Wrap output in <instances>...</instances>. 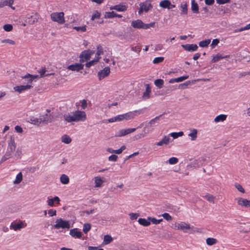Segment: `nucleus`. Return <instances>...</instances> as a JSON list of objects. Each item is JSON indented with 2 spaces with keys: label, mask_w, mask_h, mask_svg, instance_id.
Segmentation results:
<instances>
[{
  "label": "nucleus",
  "mask_w": 250,
  "mask_h": 250,
  "mask_svg": "<svg viewBox=\"0 0 250 250\" xmlns=\"http://www.w3.org/2000/svg\"><path fill=\"white\" fill-rule=\"evenodd\" d=\"M227 115L225 114H220L216 116L214 119V122L216 123L223 122L226 120Z\"/></svg>",
  "instance_id": "obj_30"
},
{
  "label": "nucleus",
  "mask_w": 250,
  "mask_h": 250,
  "mask_svg": "<svg viewBox=\"0 0 250 250\" xmlns=\"http://www.w3.org/2000/svg\"><path fill=\"white\" fill-rule=\"evenodd\" d=\"M250 29V23L244 26V27H241L239 29H235L233 31V32H237L243 31L245 30H248Z\"/></svg>",
  "instance_id": "obj_52"
},
{
  "label": "nucleus",
  "mask_w": 250,
  "mask_h": 250,
  "mask_svg": "<svg viewBox=\"0 0 250 250\" xmlns=\"http://www.w3.org/2000/svg\"><path fill=\"white\" fill-rule=\"evenodd\" d=\"M136 130V128L122 129L120 130L118 133L117 134H116L115 136L119 137H123L134 132Z\"/></svg>",
  "instance_id": "obj_10"
},
{
  "label": "nucleus",
  "mask_w": 250,
  "mask_h": 250,
  "mask_svg": "<svg viewBox=\"0 0 250 250\" xmlns=\"http://www.w3.org/2000/svg\"><path fill=\"white\" fill-rule=\"evenodd\" d=\"M140 7L138 11V14L139 15H141L144 11L145 12H148L152 8V5L148 0L140 3Z\"/></svg>",
  "instance_id": "obj_8"
},
{
  "label": "nucleus",
  "mask_w": 250,
  "mask_h": 250,
  "mask_svg": "<svg viewBox=\"0 0 250 250\" xmlns=\"http://www.w3.org/2000/svg\"><path fill=\"white\" fill-rule=\"evenodd\" d=\"M191 10L194 13H199V7L194 0H192L191 1Z\"/></svg>",
  "instance_id": "obj_28"
},
{
  "label": "nucleus",
  "mask_w": 250,
  "mask_h": 250,
  "mask_svg": "<svg viewBox=\"0 0 250 250\" xmlns=\"http://www.w3.org/2000/svg\"><path fill=\"white\" fill-rule=\"evenodd\" d=\"M97 51L96 53L97 59L98 57H100V55L103 53V48L101 45H98L97 47Z\"/></svg>",
  "instance_id": "obj_56"
},
{
  "label": "nucleus",
  "mask_w": 250,
  "mask_h": 250,
  "mask_svg": "<svg viewBox=\"0 0 250 250\" xmlns=\"http://www.w3.org/2000/svg\"><path fill=\"white\" fill-rule=\"evenodd\" d=\"M103 183V181L102 180L101 177H96L95 178V187H100Z\"/></svg>",
  "instance_id": "obj_38"
},
{
  "label": "nucleus",
  "mask_w": 250,
  "mask_h": 250,
  "mask_svg": "<svg viewBox=\"0 0 250 250\" xmlns=\"http://www.w3.org/2000/svg\"><path fill=\"white\" fill-rule=\"evenodd\" d=\"M151 126H150V125H149V122L146 124L145 126L144 127L142 132L136 134L133 137L134 140H137L144 138L147 134L152 131V130L149 129V127Z\"/></svg>",
  "instance_id": "obj_4"
},
{
  "label": "nucleus",
  "mask_w": 250,
  "mask_h": 250,
  "mask_svg": "<svg viewBox=\"0 0 250 250\" xmlns=\"http://www.w3.org/2000/svg\"><path fill=\"white\" fill-rule=\"evenodd\" d=\"M13 0H5L2 2L0 3V7H3L4 6H11L13 3Z\"/></svg>",
  "instance_id": "obj_41"
},
{
  "label": "nucleus",
  "mask_w": 250,
  "mask_h": 250,
  "mask_svg": "<svg viewBox=\"0 0 250 250\" xmlns=\"http://www.w3.org/2000/svg\"><path fill=\"white\" fill-rule=\"evenodd\" d=\"M175 229L178 230H182L184 232H187L188 230H191L192 232L194 231L193 230L194 227H191L189 224H187L185 222H181L180 223H178L176 224L175 226Z\"/></svg>",
  "instance_id": "obj_7"
},
{
  "label": "nucleus",
  "mask_w": 250,
  "mask_h": 250,
  "mask_svg": "<svg viewBox=\"0 0 250 250\" xmlns=\"http://www.w3.org/2000/svg\"><path fill=\"white\" fill-rule=\"evenodd\" d=\"M60 181L63 184H67L69 182V177L65 174H62L60 177Z\"/></svg>",
  "instance_id": "obj_32"
},
{
  "label": "nucleus",
  "mask_w": 250,
  "mask_h": 250,
  "mask_svg": "<svg viewBox=\"0 0 250 250\" xmlns=\"http://www.w3.org/2000/svg\"><path fill=\"white\" fill-rule=\"evenodd\" d=\"M24 227V223L22 222H21L20 223H17L13 224H12L10 227L11 229H13L14 230L20 229Z\"/></svg>",
  "instance_id": "obj_26"
},
{
  "label": "nucleus",
  "mask_w": 250,
  "mask_h": 250,
  "mask_svg": "<svg viewBox=\"0 0 250 250\" xmlns=\"http://www.w3.org/2000/svg\"><path fill=\"white\" fill-rule=\"evenodd\" d=\"M69 234L72 237L77 238H81L82 236V232L78 231L77 228L70 229Z\"/></svg>",
  "instance_id": "obj_16"
},
{
  "label": "nucleus",
  "mask_w": 250,
  "mask_h": 250,
  "mask_svg": "<svg viewBox=\"0 0 250 250\" xmlns=\"http://www.w3.org/2000/svg\"><path fill=\"white\" fill-rule=\"evenodd\" d=\"M168 163L170 165H174L178 162V158L176 157H171L168 160Z\"/></svg>",
  "instance_id": "obj_53"
},
{
  "label": "nucleus",
  "mask_w": 250,
  "mask_h": 250,
  "mask_svg": "<svg viewBox=\"0 0 250 250\" xmlns=\"http://www.w3.org/2000/svg\"><path fill=\"white\" fill-rule=\"evenodd\" d=\"M148 220H150V223L152 222L153 224H158L163 221L162 219H156L155 218H152L150 217H148Z\"/></svg>",
  "instance_id": "obj_47"
},
{
  "label": "nucleus",
  "mask_w": 250,
  "mask_h": 250,
  "mask_svg": "<svg viewBox=\"0 0 250 250\" xmlns=\"http://www.w3.org/2000/svg\"><path fill=\"white\" fill-rule=\"evenodd\" d=\"M229 57V56L228 55L223 56V55H222L220 54H217L216 56H214L213 57V58L211 60V62H216L222 59L228 58Z\"/></svg>",
  "instance_id": "obj_25"
},
{
  "label": "nucleus",
  "mask_w": 250,
  "mask_h": 250,
  "mask_svg": "<svg viewBox=\"0 0 250 250\" xmlns=\"http://www.w3.org/2000/svg\"><path fill=\"white\" fill-rule=\"evenodd\" d=\"M110 72V69L109 67H105L103 70L98 73V77L100 80L107 77Z\"/></svg>",
  "instance_id": "obj_11"
},
{
  "label": "nucleus",
  "mask_w": 250,
  "mask_h": 250,
  "mask_svg": "<svg viewBox=\"0 0 250 250\" xmlns=\"http://www.w3.org/2000/svg\"><path fill=\"white\" fill-rule=\"evenodd\" d=\"M210 42V39H207L204 41H201L199 43V45L201 47H206L208 46V45Z\"/></svg>",
  "instance_id": "obj_39"
},
{
  "label": "nucleus",
  "mask_w": 250,
  "mask_h": 250,
  "mask_svg": "<svg viewBox=\"0 0 250 250\" xmlns=\"http://www.w3.org/2000/svg\"><path fill=\"white\" fill-rule=\"evenodd\" d=\"M64 119L65 121L68 123H70L72 122H75V119L74 118L73 114L72 115H70V114H65L63 116Z\"/></svg>",
  "instance_id": "obj_36"
},
{
  "label": "nucleus",
  "mask_w": 250,
  "mask_h": 250,
  "mask_svg": "<svg viewBox=\"0 0 250 250\" xmlns=\"http://www.w3.org/2000/svg\"><path fill=\"white\" fill-rule=\"evenodd\" d=\"M37 21H38V17H37V15H35L34 16H31L30 17H29L28 18L27 22L29 24H32Z\"/></svg>",
  "instance_id": "obj_34"
},
{
  "label": "nucleus",
  "mask_w": 250,
  "mask_h": 250,
  "mask_svg": "<svg viewBox=\"0 0 250 250\" xmlns=\"http://www.w3.org/2000/svg\"><path fill=\"white\" fill-rule=\"evenodd\" d=\"M170 138L168 136H165L160 141L157 142L156 145L158 146H162L163 145H167L169 143Z\"/></svg>",
  "instance_id": "obj_19"
},
{
  "label": "nucleus",
  "mask_w": 250,
  "mask_h": 250,
  "mask_svg": "<svg viewBox=\"0 0 250 250\" xmlns=\"http://www.w3.org/2000/svg\"><path fill=\"white\" fill-rule=\"evenodd\" d=\"M3 28L5 31H6L7 32H9L12 30L13 26L10 24H6L4 25Z\"/></svg>",
  "instance_id": "obj_55"
},
{
  "label": "nucleus",
  "mask_w": 250,
  "mask_h": 250,
  "mask_svg": "<svg viewBox=\"0 0 250 250\" xmlns=\"http://www.w3.org/2000/svg\"><path fill=\"white\" fill-rule=\"evenodd\" d=\"M38 71L40 74V77H44L45 73L46 72V68L45 67H42V69L38 70Z\"/></svg>",
  "instance_id": "obj_61"
},
{
  "label": "nucleus",
  "mask_w": 250,
  "mask_h": 250,
  "mask_svg": "<svg viewBox=\"0 0 250 250\" xmlns=\"http://www.w3.org/2000/svg\"><path fill=\"white\" fill-rule=\"evenodd\" d=\"M164 83V81L162 79H157L154 81L155 85L159 88H161L162 87Z\"/></svg>",
  "instance_id": "obj_40"
},
{
  "label": "nucleus",
  "mask_w": 250,
  "mask_h": 250,
  "mask_svg": "<svg viewBox=\"0 0 250 250\" xmlns=\"http://www.w3.org/2000/svg\"><path fill=\"white\" fill-rule=\"evenodd\" d=\"M118 156L115 154L110 155L108 157V160L110 161L115 162L117 161Z\"/></svg>",
  "instance_id": "obj_62"
},
{
  "label": "nucleus",
  "mask_w": 250,
  "mask_h": 250,
  "mask_svg": "<svg viewBox=\"0 0 250 250\" xmlns=\"http://www.w3.org/2000/svg\"><path fill=\"white\" fill-rule=\"evenodd\" d=\"M110 9L111 10L114 9L118 11H125L126 10V7L125 5L118 4L111 6Z\"/></svg>",
  "instance_id": "obj_22"
},
{
  "label": "nucleus",
  "mask_w": 250,
  "mask_h": 250,
  "mask_svg": "<svg viewBox=\"0 0 250 250\" xmlns=\"http://www.w3.org/2000/svg\"><path fill=\"white\" fill-rule=\"evenodd\" d=\"M61 141L62 143L66 144H70L71 141V138L67 135H63L61 137Z\"/></svg>",
  "instance_id": "obj_29"
},
{
  "label": "nucleus",
  "mask_w": 250,
  "mask_h": 250,
  "mask_svg": "<svg viewBox=\"0 0 250 250\" xmlns=\"http://www.w3.org/2000/svg\"><path fill=\"white\" fill-rule=\"evenodd\" d=\"M112 241V238L109 235H106L104 237V242L105 244H109Z\"/></svg>",
  "instance_id": "obj_49"
},
{
  "label": "nucleus",
  "mask_w": 250,
  "mask_h": 250,
  "mask_svg": "<svg viewBox=\"0 0 250 250\" xmlns=\"http://www.w3.org/2000/svg\"><path fill=\"white\" fill-rule=\"evenodd\" d=\"M162 115H160V116H157L154 119H151L149 122V125H150V126H155V124L156 123L157 121H158L160 117Z\"/></svg>",
  "instance_id": "obj_46"
},
{
  "label": "nucleus",
  "mask_w": 250,
  "mask_h": 250,
  "mask_svg": "<svg viewBox=\"0 0 250 250\" xmlns=\"http://www.w3.org/2000/svg\"><path fill=\"white\" fill-rule=\"evenodd\" d=\"M131 26L136 29H147L150 27H153L155 22H152L148 24L144 23L141 20H137L133 21L131 23Z\"/></svg>",
  "instance_id": "obj_2"
},
{
  "label": "nucleus",
  "mask_w": 250,
  "mask_h": 250,
  "mask_svg": "<svg viewBox=\"0 0 250 250\" xmlns=\"http://www.w3.org/2000/svg\"><path fill=\"white\" fill-rule=\"evenodd\" d=\"M188 76H184L177 78L171 79L169 80V83H173L175 82L179 83L182 82L187 79H188Z\"/></svg>",
  "instance_id": "obj_24"
},
{
  "label": "nucleus",
  "mask_w": 250,
  "mask_h": 250,
  "mask_svg": "<svg viewBox=\"0 0 250 250\" xmlns=\"http://www.w3.org/2000/svg\"><path fill=\"white\" fill-rule=\"evenodd\" d=\"M32 87L31 84H26L25 85L16 86L14 87V90L19 93H21L26 90H28Z\"/></svg>",
  "instance_id": "obj_14"
},
{
  "label": "nucleus",
  "mask_w": 250,
  "mask_h": 250,
  "mask_svg": "<svg viewBox=\"0 0 250 250\" xmlns=\"http://www.w3.org/2000/svg\"><path fill=\"white\" fill-rule=\"evenodd\" d=\"M38 77H40V76L37 75H31L30 74H27L26 75H25L24 76L21 77V78L22 79H28V83H31L34 79H36Z\"/></svg>",
  "instance_id": "obj_18"
},
{
  "label": "nucleus",
  "mask_w": 250,
  "mask_h": 250,
  "mask_svg": "<svg viewBox=\"0 0 250 250\" xmlns=\"http://www.w3.org/2000/svg\"><path fill=\"white\" fill-rule=\"evenodd\" d=\"M162 216L167 221H169L172 220V217L168 213H164L162 214Z\"/></svg>",
  "instance_id": "obj_59"
},
{
  "label": "nucleus",
  "mask_w": 250,
  "mask_h": 250,
  "mask_svg": "<svg viewBox=\"0 0 250 250\" xmlns=\"http://www.w3.org/2000/svg\"><path fill=\"white\" fill-rule=\"evenodd\" d=\"M16 147V145L15 142L14 138L10 137L8 141V146L4 156L1 158L0 163H2L9 158L12 157L13 153L15 151Z\"/></svg>",
  "instance_id": "obj_1"
},
{
  "label": "nucleus",
  "mask_w": 250,
  "mask_h": 250,
  "mask_svg": "<svg viewBox=\"0 0 250 250\" xmlns=\"http://www.w3.org/2000/svg\"><path fill=\"white\" fill-rule=\"evenodd\" d=\"M1 42L2 43H9V44H12V45H14V44H15V42L13 40H10V39L2 40L1 41Z\"/></svg>",
  "instance_id": "obj_58"
},
{
  "label": "nucleus",
  "mask_w": 250,
  "mask_h": 250,
  "mask_svg": "<svg viewBox=\"0 0 250 250\" xmlns=\"http://www.w3.org/2000/svg\"><path fill=\"white\" fill-rule=\"evenodd\" d=\"M190 132L188 134L190 137L191 141H195L197 137L198 131L196 129L192 128L190 129Z\"/></svg>",
  "instance_id": "obj_21"
},
{
  "label": "nucleus",
  "mask_w": 250,
  "mask_h": 250,
  "mask_svg": "<svg viewBox=\"0 0 250 250\" xmlns=\"http://www.w3.org/2000/svg\"><path fill=\"white\" fill-rule=\"evenodd\" d=\"M235 188L241 192L244 193L245 192V189L243 188L242 187L241 185L240 184H236L235 185Z\"/></svg>",
  "instance_id": "obj_63"
},
{
  "label": "nucleus",
  "mask_w": 250,
  "mask_h": 250,
  "mask_svg": "<svg viewBox=\"0 0 250 250\" xmlns=\"http://www.w3.org/2000/svg\"><path fill=\"white\" fill-rule=\"evenodd\" d=\"M122 120V115H119L118 116L113 117L107 120L108 123H113L115 122H120Z\"/></svg>",
  "instance_id": "obj_31"
},
{
  "label": "nucleus",
  "mask_w": 250,
  "mask_h": 250,
  "mask_svg": "<svg viewBox=\"0 0 250 250\" xmlns=\"http://www.w3.org/2000/svg\"><path fill=\"white\" fill-rule=\"evenodd\" d=\"M93 53L94 52L91 50H84L83 51L80 56V62H83L87 61L90 59L91 56Z\"/></svg>",
  "instance_id": "obj_9"
},
{
  "label": "nucleus",
  "mask_w": 250,
  "mask_h": 250,
  "mask_svg": "<svg viewBox=\"0 0 250 250\" xmlns=\"http://www.w3.org/2000/svg\"><path fill=\"white\" fill-rule=\"evenodd\" d=\"M169 135L172 137L173 139H176L178 137H181L184 135V133L182 131L179 132H172Z\"/></svg>",
  "instance_id": "obj_44"
},
{
  "label": "nucleus",
  "mask_w": 250,
  "mask_h": 250,
  "mask_svg": "<svg viewBox=\"0 0 250 250\" xmlns=\"http://www.w3.org/2000/svg\"><path fill=\"white\" fill-rule=\"evenodd\" d=\"M217 240L213 238H208L206 239L207 244L208 246H212L217 243Z\"/></svg>",
  "instance_id": "obj_37"
},
{
  "label": "nucleus",
  "mask_w": 250,
  "mask_h": 250,
  "mask_svg": "<svg viewBox=\"0 0 250 250\" xmlns=\"http://www.w3.org/2000/svg\"><path fill=\"white\" fill-rule=\"evenodd\" d=\"M219 42V40L217 39L213 40V41H212V43L210 45V47H211V48H213L216 45H217Z\"/></svg>",
  "instance_id": "obj_60"
},
{
  "label": "nucleus",
  "mask_w": 250,
  "mask_h": 250,
  "mask_svg": "<svg viewBox=\"0 0 250 250\" xmlns=\"http://www.w3.org/2000/svg\"><path fill=\"white\" fill-rule=\"evenodd\" d=\"M42 123L47 124L51 122L52 119L50 114H46L40 117Z\"/></svg>",
  "instance_id": "obj_17"
},
{
  "label": "nucleus",
  "mask_w": 250,
  "mask_h": 250,
  "mask_svg": "<svg viewBox=\"0 0 250 250\" xmlns=\"http://www.w3.org/2000/svg\"><path fill=\"white\" fill-rule=\"evenodd\" d=\"M91 229V224L86 223L83 225V230L84 233H87Z\"/></svg>",
  "instance_id": "obj_45"
},
{
  "label": "nucleus",
  "mask_w": 250,
  "mask_h": 250,
  "mask_svg": "<svg viewBox=\"0 0 250 250\" xmlns=\"http://www.w3.org/2000/svg\"><path fill=\"white\" fill-rule=\"evenodd\" d=\"M235 200L237 201L238 205L240 206L245 208L250 207V200L243 198H236Z\"/></svg>",
  "instance_id": "obj_12"
},
{
  "label": "nucleus",
  "mask_w": 250,
  "mask_h": 250,
  "mask_svg": "<svg viewBox=\"0 0 250 250\" xmlns=\"http://www.w3.org/2000/svg\"><path fill=\"white\" fill-rule=\"evenodd\" d=\"M54 227L57 229L60 228L69 229L70 228V225L68 221L63 220L62 218H59L56 220V224L54 225Z\"/></svg>",
  "instance_id": "obj_5"
},
{
  "label": "nucleus",
  "mask_w": 250,
  "mask_h": 250,
  "mask_svg": "<svg viewBox=\"0 0 250 250\" xmlns=\"http://www.w3.org/2000/svg\"><path fill=\"white\" fill-rule=\"evenodd\" d=\"M170 5V1L168 0H164L160 2V6L164 8H168Z\"/></svg>",
  "instance_id": "obj_33"
},
{
  "label": "nucleus",
  "mask_w": 250,
  "mask_h": 250,
  "mask_svg": "<svg viewBox=\"0 0 250 250\" xmlns=\"http://www.w3.org/2000/svg\"><path fill=\"white\" fill-rule=\"evenodd\" d=\"M164 60V58L163 57H156L154 58L153 61V62L154 64H157L162 62Z\"/></svg>",
  "instance_id": "obj_54"
},
{
  "label": "nucleus",
  "mask_w": 250,
  "mask_h": 250,
  "mask_svg": "<svg viewBox=\"0 0 250 250\" xmlns=\"http://www.w3.org/2000/svg\"><path fill=\"white\" fill-rule=\"evenodd\" d=\"M146 91L144 92L143 98L145 99H149L150 98V93L151 92V89L148 84H146Z\"/></svg>",
  "instance_id": "obj_20"
},
{
  "label": "nucleus",
  "mask_w": 250,
  "mask_h": 250,
  "mask_svg": "<svg viewBox=\"0 0 250 250\" xmlns=\"http://www.w3.org/2000/svg\"><path fill=\"white\" fill-rule=\"evenodd\" d=\"M130 218L131 220H135L139 216L138 213H131L129 214Z\"/></svg>",
  "instance_id": "obj_64"
},
{
  "label": "nucleus",
  "mask_w": 250,
  "mask_h": 250,
  "mask_svg": "<svg viewBox=\"0 0 250 250\" xmlns=\"http://www.w3.org/2000/svg\"><path fill=\"white\" fill-rule=\"evenodd\" d=\"M83 64L79 63H75V64L69 65L67 67V69L72 71H79L83 69Z\"/></svg>",
  "instance_id": "obj_13"
},
{
  "label": "nucleus",
  "mask_w": 250,
  "mask_h": 250,
  "mask_svg": "<svg viewBox=\"0 0 250 250\" xmlns=\"http://www.w3.org/2000/svg\"><path fill=\"white\" fill-rule=\"evenodd\" d=\"M121 115L122 120H129L133 119L135 117V114L131 112Z\"/></svg>",
  "instance_id": "obj_23"
},
{
  "label": "nucleus",
  "mask_w": 250,
  "mask_h": 250,
  "mask_svg": "<svg viewBox=\"0 0 250 250\" xmlns=\"http://www.w3.org/2000/svg\"><path fill=\"white\" fill-rule=\"evenodd\" d=\"M115 16H117V14L114 11L106 12L105 13L104 17L105 18L111 19L115 17Z\"/></svg>",
  "instance_id": "obj_42"
},
{
  "label": "nucleus",
  "mask_w": 250,
  "mask_h": 250,
  "mask_svg": "<svg viewBox=\"0 0 250 250\" xmlns=\"http://www.w3.org/2000/svg\"><path fill=\"white\" fill-rule=\"evenodd\" d=\"M51 18L53 21L57 22L60 24H63L65 22L64 13L62 12L52 13L51 14Z\"/></svg>",
  "instance_id": "obj_3"
},
{
  "label": "nucleus",
  "mask_w": 250,
  "mask_h": 250,
  "mask_svg": "<svg viewBox=\"0 0 250 250\" xmlns=\"http://www.w3.org/2000/svg\"><path fill=\"white\" fill-rule=\"evenodd\" d=\"M100 58V57H98V59L93 60L92 61H91L87 62L85 64L86 67H88V68L91 67L92 65H93L95 63H97L99 61Z\"/></svg>",
  "instance_id": "obj_48"
},
{
  "label": "nucleus",
  "mask_w": 250,
  "mask_h": 250,
  "mask_svg": "<svg viewBox=\"0 0 250 250\" xmlns=\"http://www.w3.org/2000/svg\"><path fill=\"white\" fill-rule=\"evenodd\" d=\"M138 222L140 225L145 227L148 226L150 224V221L148 219L146 220L145 218H139Z\"/></svg>",
  "instance_id": "obj_27"
},
{
  "label": "nucleus",
  "mask_w": 250,
  "mask_h": 250,
  "mask_svg": "<svg viewBox=\"0 0 250 250\" xmlns=\"http://www.w3.org/2000/svg\"><path fill=\"white\" fill-rule=\"evenodd\" d=\"M182 47L188 51H195L198 49V46L196 44L182 45Z\"/></svg>",
  "instance_id": "obj_15"
},
{
  "label": "nucleus",
  "mask_w": 250,
  "mask_h": 250,
  "mask_svg": "<svg viewBox=\"0 0 250 250\" xmlns=\"http://www.w3.org/2000/svg\"><path fill=\"white\" fill-rule=\"evenodd\" d=\"M204 198H206L208 202L214 203L215 197L213 195L210 194H207L204 196Z\"/></svg>",
  "instance_id": "obj_50"
},
{
  "label": "nucleus",
  "mask_w": 250,
  "mask_h": 250,
  "mask_svg": "<svg viewBox=\"0 0 250 250\" xmlns=\"http://www.w3.org/2000/svg\"><path fill=\"white\" fill-rule=\"evenodd\" d=\"M75 122H83L86 119V115L84 111L77 110L73 113Z\"/></svg>",
  "instance_id": "obj_6"
},
{
  "label": "nucleus",
  "mask_w": 250,
  "mask_h": 250,
  "mask_svg": "<svg viewBox=\"0 0 250 250\" xmlns=\"http://www.w3.org/2000/svg\"><path fill=\"white\" fill-rule=\"evenodd\" d=\"M181 7L182 9L181 14H187L188 13V5L186 2L181 4Z\"/></svg>",
  "instance_id": "obj_43"
},
{
  "label": "nucleus",
  "mask_w": 250,
  "mask_h": 250,
  "mask_svg": "<svg viewBox=\"0 0 250 250\" xmlns=\"http://www.w3.org/2000/svg\"><path fill=\"white\" fill-rule=\"evenodd\" d=\"M22 180V174L21 172L19 173L17 176L16 179L14 181L13 183L14 184H20Z\"/></svg>",
  "instance_id": "obj_35"
},
{
  "label": "nucleus",
  "mask_w": 250,
  "mask_h": 250,
  "mask_svg": "<svg viewBox=\"0 0 250 250\" xmlns=\"http://www.w3.org/2000/svg\"><path fill=\"white\" fill-rule=\"evenodd\" d=\"M100 17V13L98 11H95L94 13L91 17V20L94 21L96 18H99Z\"/></svg>",
  "instance_id": "obj_57"
},
{
  "label": "nucleus",
  "mask_w": 250,
  "mask_h": 250,
  "mask_svg": "<svg viewBox=\"0 0 250 250\" xmlns=\"http://www.w3.org/2000/svg\"><path fill=\"white\" fill-rule=\"evenodd\" d=\"M73 29L76 30L77 31H81L82 32H84L86 30V26L84 25L82 27L74 26L73 27Z\"/></svg>",
  "instance_id": "obj_51"
}]
</instances>
